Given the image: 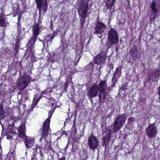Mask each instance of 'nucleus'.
Wrapping results in <instances>:
<instances>
[{"label": "nucleus", "mask_w": 160, "mask_h": 160, "mask_svg": "<svg viewBox=\"0 0 160 160\" xmlns=\"http://www.w3.org/2000/svg\"><path fill=\"white\" fill-rule=\"evenodd\" d=\"M81 1L78 11L79 16L82 17L80 20L81 27H83L85 22V18L87 16L88 4L87 1L84 0Z\"/></svg>", "instance_id": "nucleus-3"}, {"label": "nucleus", "mask_w": 160, "mask_h": 160, "mask_svg": "<svg viewBox=\"0 0 160 160\" xmlns=\"http://www.w3.org/2000/svg\"><path fill=\"white\" fill-rule=\"evenodd\" d=\"M43 47H44L45 46V43H43Z\"/></svg>", "instance_id": "nucleus-41"}, {"label": "nucleus", "mask_w": 160, "mask_h": 160, "mask_svg": "<svg viewBox=\"0 0 160 160\" xmlns=\"http://www.w3.org/2000/svg\"><path fill=\"white\" fill-rule=\"evenodd\" d=\"M4 117V111L3 106L0 104V120L2 119Z\"/></svg>", "instance_id": "nucleus-22"}, {"label": "nucleus", "mask_w": 160, "mask_h": 160, "mask_svg": "<svg viewBox=\"0 0 160 160\" xmlns=\"http://www.w3.org/2000/svg\"><path fill=\"white\" fill-rule=\"evenodd\" d=\"M114 86H113V85H112H112H111V86L108 87V91H110L111 90H112V88Z\"/></svg>", "instance_id": "nucleus-35"}, {"label": "nucleus", "mask_w": 160, "mask_h": 160, "mask_svg": "<svg viewBox=\"0 0 160 160\" xmlns=\"http://www.w3.org/2000/svg\"><path fill=\"white\" fill-rule=\"evenodd\" d=\"M118 43V36L116 30L113 28L110 29L108 35L107 45L104 46L108 49L113 45H117Z\"/></svg>", "instance_id": "nucleus-2"}, {"label": "nucleus", "mask_w": 160, "mask_h": 160, "mask_svg": "<svg viewBox=\"0 0 160 160\" xmlns=\"http://www.w3.org/2000/svg\"><path fill=\"white\" fill-rule=\"evenodd\" d=\"M101 41H102V39L101 40Z\"/></svg>", "instance_id": "nucleus-42"}, {"label": "nucleus", "mask_w": 160, "mask_h": 160, "mask_svg": "<svg viewBox=\"0 0 160 160\" xmlns=\"http://www.w3.org/2000/svg\"><path fill=\"white\" fill-rule=\"evenodd\" d=\"M115 50L116 51H118V47H116L115 48Z\"/></svg>", "instance_id": "nucleus-40"}, {"label": "nucleus", "mask_w": 160, "mask_h": 160, "mask_svg": "<svg viewBox=\"0 0 160 160\" xmlns=\"http://www.w3.org/2000/svg\"><path fill=\"white\" fill-rule=\"evenodd\" d=\"M126 119V116L124 114L118 115L112 125L114 132H117L120 130L124 123Z\"/></svg>", "instance_id": "nucleus-5"}, {"label": "nucleus", "mask_w": 160, "mask_h": 160, "mask_svg": "<svg viewBox=\"0 0 160 160\" xmlns=\"http://www.w3.org/2000/svg\"><path fill=\"white\" fill-rule=\"evenodd\" d=\"M114 12V10L113 9H111V10L110 11L109 13V17L110 18H112V17L113 16L112 12Z\"/></svg>", "instance_id": "nucleus-29"}, {"label": "nucleus", "mask_w": 160, "mask_h": 160, "mask_svg": "<svg viewBox=\"0 0 160 160\" xmlns=\"http://www.w3.org/2000/svg\"><path fill=\"white\" fill-rule=\"evenodd\" d=\"M52 114V113H51L50 116L46 120L43 124L42 128H41L40 130V132L42 136L40 139V141H41V139H45V138L47 137L48 134L49 130L50 129L49 123L50 119Z\"/></svg>", "instance_id": "nucleus-6"}, {"label": "nucleus", "mask_w": 160, "mask_h": 160, "mask_svg": "<svg viewBox=\"0 0 160 160\" xmlns=\"http://www.w3.org/2000/svg\"><path fill=\"white\" fill-rule=\"evenodd\" d=\"M1 148V146H0V149Z\"/></svg>", "instance_id": "nucleus-44"}, {"label": "nucleus", "mask_w": 160, "mask_h": 160, "mask_svg": "<svg viewBox=\"0 0 160 160\" xmlns=\"http://www.w3.org/2000/svg\"><path fill=\"white\" fill-rule=\"evenodd\" d=\"M65 158L64 157H63L62 158H59L58 160H65Z\"/></svg>", "instance_id": "nucleus-37"}, {"label": "nucleus", "mask_w": 160, "mask_h": 160, "mask_svg": "<svg viewBox=\"0 0 160 160\" xmlns=\"http://www.w3.org/2000/svg\"><path fill=\"white\" fill-rule=\"evenodd\" d=\"M98 88L99 90H106L107 88L106 81L105 80L100 81Z\"/></svg>", "instance_id": "nucleus-17"}, {"label": "nucleus", "mask_w": 160, "mask_h": 160, "mask_svg": "<svg viewBox=\"0 0 160 160\" xmlns=\"http://www.w3.org/2000/svg\"><path fill=\"white\" fill-rule=\"evenodd\" d=\"M98 97L100 102H104L107 96L108 95V93L106 90H99Z\"/></svg>", "instance_id": "nucleus-15"}, {"label": "nucleus", "mask_w": 160, "mask_h": 160, "mask_svg": "<svg viewBox=\"0 0 160 160\" xmlns=\"http://www.w3.org/2000/svg\"><path fill=\"white\" fill-rule=\"evenodd\" d=\"M31 78L28 75H24L21 76L17 83L18 88L20 90H23L28 86Z\"/></svg>", "instance_id": "nucleus-7"}, {"label": "nucleus", "mask_w": 160, "mask_h": 160, "mask_svg": "<svg viewBox=\"0 0 160 160\" xmlns=\"http://www.w3.org/2000/svg\"><path fill=\"white\" fill-rule=\"evenodd\" d=\"M130 52L131 54V57L133 60L135 61L137 59H139L140 58L141 53L137 49H131Z\"/></svg>", "instance_id": "nucleus-14"}, {"label": "nucleus", "mask_w": 160, "mask_h": 160, "mask_svg": "<svg viewBox=\"0 0 160 160\" xmlns=\"http://www.w3.org/2000/svg\"><path fill=\"white\" fill-rule=\"evenodd\" d=\"M18 38H19L21 35V29L18 30Z\"/></svg>", "instance_id": "nucleus-32"}, {"label": "nucleus", "mask_w": 160, "mask_h": 160, "mask_svg": "<svg viewBox=\"0 0 160 160\" xmlns=\"http://www.w3.org/2000/svg\"><path fill=\"white\" fill-rule=\"evenodd\" d=\"M112 133L111 130L109 131L107 133V135L104 136L103 138V146H105L106 148L108 145Z\"/></svg>", "instance_id": "nucleus-16"}, {"label": "nucleus", "mask_w": 160, "mask_h": 160, "mask_svg": "<svg viewBox=\"0 0 160 160\" xmlns=\"http://www.w3.org/2000/svg\"><path fill=\"white\" fill-rule=\"evenodd\" d=\"M37 7L38 8L39 12L41 13L42 12V7L43 4V0H35Z\"/></svg>", "instance_id": "nucleus-20"}, {"label": "nucleus", "mask_w": 160, "mask_h": 160, "mask_svg": "<svg viewBox=\"0 0 160 160\" xmlns=\"http://www.w3.org/2000/svg\"><path fill=\"white\" fill-rule=\"evenodd\" d=\"M150 8L153 15L152 19L154 20L158 16V9H160V0H153L150 4Z\"/></svg>", "instance_id": "nucleus-8"}, {"label": "nucleus", "mask_w": 160, "mask_h": 160, "mask_svg": "<svg viewBox=\"0 0 160 160\" xmlns=\"http://www.w3.org/2000/svg\"><path fill=\"white\" fill-rule=\"evenodd\" d=\"M22 36H23V38L24 37L23 35Z\"/></svg>", "instance_id": "nucleus-45"}, {"label": "nucleus", "mask_w": 160, "mask_h": 160, "mask_svg": "<svg viewBox=\"0 0 160 160\" xmlns=\"http://www.w3.org/2000/svg\"><path fill=\"white\" fill-rule=\"evenodd\" d=\"M88 143L90 148L93 151L97 148L99 144L97 138L94 136L89 137L88 139Z\"/></svg>", "instance_id": "nucleus-12"}, {"label": "nucleus", "mask_w": 160, "mask_h": 160, "mask_svg": "<svg viewBox=\"0 0 160 160\" xmlns=\"http://www.w3.org/2000/svg\"><path fill=\"white\" fill-rule=\"evenodd\" d=\"M127 85L126 84H123L122 85L121 87V90L122 91H125L126 89Z\"/></svg>", "instance_id": "nucleus-30"}, {"label": "nucleus", "mask_w": 160, "mask_h": 160, "mask_svg": "<svg viewBox=\"0 0 160 160\" xmlns=\"http://www.w3.org/2000/svg\"><path fill=\"white\" fill-rule=\"evenodd\" d=\"M160 74V70L158 69H156L153 72V75L155 76L156 78H158Z\"/></svg>", "instance_id": "nucleus-25"}, {"label": "nucleus", "mask_w": 160, "mask_h": 160, "mask_svg": "<svg viewBox=\"0 0 160 160\" xmlns=\"http://www.w3.org/2000/svg\"><path fill=\"white\" fill-rule=\"evenodd\" d=\"M158 95L159 97V99H160V86L158 87Z\"/></svg>", "instance_id": "nucleus-36"}, {"label": "nucleus", "mask_w": 160, "mask_h": 160, "mask_svg": "<svg viewBox=\"0 0 160 160\" xmlns=\"http://www.w3.org/2000/svg\"><path fill=\"white\" fill-rule=\"evenodd\" d=\"M134 118H132L130 117L128 119V121L129 122H132L134 121Z\"/></svg>", "instance_id": "nucleus-34"}, {"label": "nucleus", "mask_w": 160, "mask_h": 160, "mask_svg": "<svg viewBox=\"0 0 160 160\" xmlns=\"http://www.w3.org/2000/svg\"><path fill=\"white\" fill-rule=\"evenodd\" d=\"M42 21L39 18L37 22H35L34 26L32 27L33 36L31 38L27 45V49L26 53H33L34 52L33 48L34 44L36 42L37 37L41 32V25Z\"/></svg>", "instance_id": "nucleus-1"}, {"label": "nucleus", "mask_w": 160, "mask_h": 160, "mask_svg": "<svg viewBox=\"0 0 160 160\" xmlns=\"http://www.w3.org/2000/svg\"><path fill=\"white\" fill-rule=\"evenodd\" d=\"M155 124V123H153L149 125L146 129L147 136L151 138L156 137L158 133L157 128Z\"/></svg>", "instance_id": "nucleus-10"}, {"label": "nucleus", "mask_w": 160, "mask_h": 160, "mask_svg": "<svg viewBox=\"0 0 160 160\" xmlns=\"http://www.w3.org/2000/svg\"><path fill=\"white\" fill-rule=\"evenodd\" d=\"M116 0H108L106 3L105 7L107 9H112L114 5Z\"/></svg>", "instance_id": "nucleus-19"}, {"label": "nucleus", "mask_w": 160, "mask_h": 160, "mask_svg": "<svg viewBox=\"0 0 160 160\" xmlns=\"http://www.w3.org/2000/svg\"><path fill=\"white\" fill-rule=\"evenodd\" d=\"M5 24L4 17L3 15H0V26H3Z\"/></svg>", "instance_id": "nucleus-24"}, {"label": "nucleus", "mask_w": 160, "mask_h": 160, "mask_svg": "<svg viewBox=\"0 0 160 160\" xmlns=\"http://www.w3.org/2000/svg\"><path fill=\"white\" fill-rule=\"evenodd\" d=\"M108 49L107 47H104L102 49L101 53L96 56L95 59V62L97 64L101 65L105 62Z\"/></svg>", "instance_id": "nucleus-9"}, {"label": "nucleus", "mask_w": 160, "mask_h": 160, "mask_svg": "<svg viewBox=\"0 0 160 160\" xmlns=\"http://www.w3.org/2000/svg\"><path fill=\"white\" fill-rule=\"evenodd\" d=\"M40 98V96L39 95L35 94L34 95V98H33V103H32L31 108H32V110L33 111V108H34V106L36 105L39 100Z\"/></svg>", "instance_id": "nucleus-18"}, {"label": "nucleus", "mask_w": 160, "mask_h": 160, "mask_svg": "<svg viewBox=\"0 0 160 160\" xmlns=\"http://www.w3.org/2000/svg\"><path fill=\"white\" fill-rule=\"evenodd\" d=\"M60 106H57V107H59Z\"/></svg>", "instance_id": "nucleus-43"}, {"label": "nucleus", "mask_w": 160, "mask_h": 160, "mask_svg": "<svg viewBox=\"0 0 160 160\" xmlns=\"http://www.w3.org/2000/svg\"><path fill=\"white\" fill-rule=\"evenodd\" d=\"M54 62V60L53 58L51 59V62Z\"/></svg>", "instance_id": "nucleus-39"}, {"label": "nucleus", "mask_w": 160, "mask_h": 160, "mask_svg": "<svg viewBox=\"0 0 160 160\" xmlns=\"http://www.w3.org/2000/svg\"><path fill=\"white\" fill-rule=\"evenodd\" d=\"M99 90L98 87L96 84H94L88 90L87 96L89 99H91L98 95Z\"/></svg>", "instance_id": "nucleus-13"}, {"label": "nucleus", "mask_w": 160, "mask_h": 160, "mask_svg": "<svg viewBox=\"0 0 160 160\" xmlns=\"http://www.w3.org/2000/svg\"><path fill=\"white\" fill-rule=\"evenodd\" d=\"M13 135L14 136H15L16 135H17L16 134V133H11L10 134H8L7 135V138L8 139H14V138L13 137Z\"/></svg>", "instance_id": "nucleus-27"}, {"label": "nucleus", "mask_w": 160, "mask_h": 160, "mask_svg": "<svg viewBox=\"0 0 160 160\" xmlns=\"http://www.w3.org/2000/svg\"><path fill=\"white\" fill-rule=\"evenodd\" d=\"M18 136L24 139V142L27 148H31L33 146L34 142L33 139L27 137L25 134V128L24 124H21L18 128Z\"/></svg>", "instance_id": "nucleus-4"}, {"label": "nucleus", "mask_w": 160, "mask_h": 160, "mask_svg": "<svg viewBox=\"0 0 160 160\" xmlns=\"http://www.w3.org/2000/svg\"><path fill=\"white\" fill-rule=\"evenodd\" d=\"M48 37L49 38L47 40V42H48L49 41H52V40L53 38L55 37V36L53 35H51L48 36Z\"/></svg>", "instance_id": "nucleus-28"}, {"label": "nucleus", "mask_w": 160, "mask_h": 160, "mask_svg": "<svg viewBox=\"0 0 160 160\" xmlns=\"http://www.w3.org/2000/svg\"><path fill=\"white\" fill-rule=\"evenodd\" d=\"M106 28V25L104 23L98 22L94 28V33L97 35L98 37L101 38L102 34Z\"/></svg>", "instance_id": "nucleus-11"}, {"label": "nucleus", "mask_w": 160, "mask_h": 160, "mask_svg": "<svg viewBox=\"0 0 160 160\" xmlns=\"http://www.w3.org/2000/svg\"><path fill=\"white\" fill-rule=\"evenodd\" d=\"M21 16L20 15H18V22H19L21 18Z\"/></svg>", "instance_id": "nucleus-38"}, {"label": "nucleus", "mask_w": 160, "mask_h": 160, "mask_svg": "<svg viewBox=\"0 0 160 160\" xmlns=\"http://www.w3.org/2000/svg\"><path fill=\"white\" fill-rule=\"evenodd\" d=\"M64 16V14L62 13L61 14V15H60V21H61V22H63V18Z\"/></svg>", "instance_id": "nucleus-31"}, {"label": "nucleus", "mask_w": 160, "mask_h": 160, "mask_svg": "<svg viewBox=\"0 0 160 160\" xmlns=\"http://www.w3.org/2000/svg\"><path fill=\"white\" fill-rule=\"evenodd\" d=\"M113 74L120 76L121 75V68L120 67L117 68Z\"/></svg>", "instance_id": "nucleus-23"}, {"label": "nucleus", "mask_w": 160, "mask_h": 160, "mask_svg": "<svg viewBox=\"0 0 160 160\" xmlns=\"http://www.w3.org/2000/svg\"><path fill=\"white\" fill-rule=\"evenodd\" d=\"M47 2L46 0H44L43 4V11L45 12L47 10Z\"/></svg>", "instance_id": "nucleus-26"}, {"label": "nucleus", "mask_w": 160, "mask_h": 160, "mask_svg": "<svg viewBox=\"0 0 160 160\" xmlns=\"http://www.w3.org/2000/svg\"><path fill=\"white\" fill-rule=\"evenodd\" d=\"M120 76H118V75H115L114 74L113 75L112 79V85H113V86H115L117 81V80L118 78Z\"/></svg>", "instance_id": "nucleus-21"}, {"label": "nucleus", "mask_w": 160, "mask_h": 160, "mask_svg": "<svg viewBox=\"0 0 160 160\" xmlns=\"http://www.w3.org/2000/svg\"><path fill=\"white\" fill-rule=\"evenodd\" d=\"M20 29L21 30V25L20 24V22H18V30H20Z\"/></svg>", "instance_id": "nucleus-33"}]
</instances>
